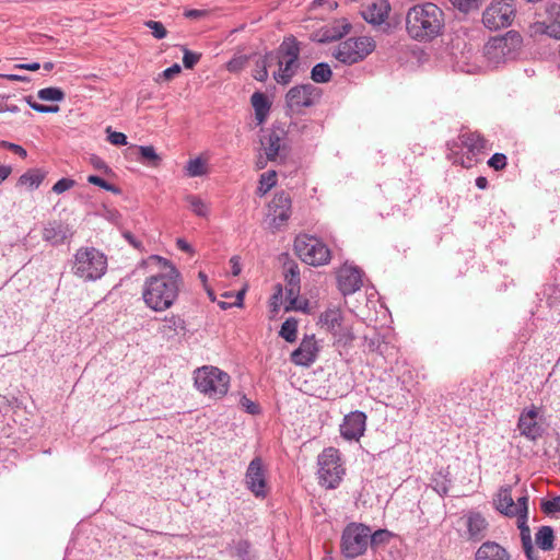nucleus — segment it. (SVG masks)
Masks as SVG:
<instances>
[{
	"label": "nucleus",
	"mask_w": 560,
	"mask_h": 560,
	"mask_svg": "<svg viewBox=\"0 0 560 560\" xmlns=\"http://www.w3.org/2000/svg\"><path fill=\"white\" fill-rule=\"evenodd\" d=\"M454 8L464 13L476 11L480 8L482 0H450Z\"/></svg>",
	"instance_id": "45"
},
{
	"label": "nucleus",
	"mask_w": 560,
	"mask_h": 560,
	"mask_svg": "<svg viewBox=\"0 0 560 560\" xmlns=\"http://www.w3.org/2000/svg\"><path fill=\"white\" fill-rule=\"evenodd\" d=\"M3 144L10 150H12L14 153L19 154L21 158H25L27 155L26 150L19 144L9 142H4Z\"/></svg>",
	"instance_id": "64"
},
{
	"label": "nucleus",
	"mask_w": 560,
	"mask_h": 560,
	"mask_svg": "<svg viewBox=\"0 0 560 560\" xmlns=\"http://www.w3.org/2000/svg\"><path fill=\"white\" fill-rule=\"evenodd\" d=\"M405 27L411 39L430 43L444 32V12L432 2L415 4L406 13Z\"/></svg>",
	"instance_id": "2"
},
{
	"label": "nucleus",
	"mask_w": 560,
	"mask_h": 560,
	"mask_svg": "<svg viewBox=\"0 0 560 560\" xmlns=\"http://www.w3.org/2000/svg\"><path fill=\"white\" fill-rule=\"evenodd\" d=\"M287 299L290 302V306H287L285 310H290L291 307H295L294 304L300 294V285H287Z\"/></svg>",
	"instance_id": "56"
},
{
	"label": "nucleus",
	"mask_w": 560,
	"mask_h": 560,
	"mask_svg": "<svg viewBox=\"0 0 560 560\" xmlns=\"http://www.w3.org/2000/svg\"><path fill=\"white\" fill-rule=\"evenodd\" d=\"M183 63L186 69H192L200 60L201 55L183 48Z\"/></svg>",
	"instance_id": "49"
},
{
	"label": "nucleus",
	"mask_w": 560,
	"mask_h": 560,
	"mask_svg": "<svg viewBox=\"0 0 560 560\" xmlns=\"http://www.w3.org/2000/svg\"><path fill=\"white\" fill-rule=\"evenodd\" d=\"M331 75V69L326 62L315 65L311 71V79L316 83H327L330 81Z\"/></svg>",
	"instance_id": "36"
},
{
	"label": "nucleus",
	"mask_w": 560,
	"mask_h": 560,
	"mask_svg": "<svg viewBox=\"0 0 560 560\" xmlns=\"http://www.w3.org/2000/svg\"><path fill=\"white\" fill-rule=\"evenodd\" d=\"M107 270V257L97 248L83 246L77 249L71 260L72 273L83 281L101 279Z\"/></svg>",
	"instance_id": "4"
},
{
	"label": "nucleus",
	"mask_w": 560,
	"mask_h": 560,
	"mask_svg": "<svg viewBox=\"0 0 560 560\" xmlns=\"http://www.w3.org/2000/svg\"><path fill=\"white\" fill-rule=\"evenodd\" d=\"M294 247L300 258L308 265L322 266L330 259L328 247L315 237H298Z\"/></svg>",
	"instance_id": "12"
},
{
	"label": "nucleus",
	"mask_w": 560,
	"mask_h": 560,
	"mask_svg": "<svg viewBox=\"0 0 560 560\" xmlns=\"http://www.w3.org/2000/svg\"><path fill=\"white\" fill-rule=\"evenodd\" d=\"M45 175L39 170H30L19 178V185L25 186L28 189L33 190L38 188L42 184Z\"/></svg>",
	"instance_id": "34"
},
{
	"label": "nucleus",
	"mask_w": 560,
	"mask_h": 560,
	"mask_svg": "<svg viewBox=\"0 0 560 560\" xmlns=\"http://www.w3.org/2000/svg\"><path fill=\"white\" fill-rule=\"evenodd\" d=\"M528 494L525 492L516 498V502L512 497L510 489H502L495 500L497 510L509 517L517 518V527L522 545H528L532 541L530 529L527 524L528 521Z\"/></svg>",
	"instance_id": "5"
},
{
	"label": "nucleus",
	"mask_w": 560,
	"mask_h": 560,
	"mask_svg": "<svg viewBox=\"0 0 560 560\" xmlns=\"http://www.w3.org/2000/svg\"><path fill=\"white\" fill-rule=\"evenodd\" d=\"M318 351L315 336H305L299 348L291 353V361L296 365L310 366L316 361Z\"/></svg>",
	"instance_id": "20"
},
{
	"label": "nucleus",
	"mask_w": 560,
	"mask_h": 560,
	"mask_svg": "<svg viewBox=\"0 0 560 560\" xmlns=\"http://www.w3.org/2000/svg\"><path fill=\"white\" fill-rule=\"evenodd\" d=\"M250 103L255 110V118L262 124L269 115L270 102L264 93L255 92L250 97Z\"/></svg>",
	"instance_id": "28"
},
{
	"label": "nucleus",
	"mask_w": 560,
	"mask_h": 560,
	"mask_svg": "<svg viewBox=\"0 0 560 560\" xmlns=\"http://www.w3.org/2000/svg\"><path fill=\"white\" fill-rule=\"evenodd\" d=\"M448 158L450 160L453 161L454 164H460L462 166L467 168L470 167L474 163V159L470 155H467L466 158L462 155L458 158L457 155L453 156L450 154Z\"/></svg>",
	"instance_id": "59"
},
{
	"label": "nucleus",
	"mask_w": 560,
	"mask_h": 560,
	"mask_svg": "<svg viewBox=\"0 0 560 560\" xmlns=\"http://www.w3.org/2000/svg\"><path fill=\"white\" fill-rule=\"evenodd\" d=\"M540 21H537V31L560 39V3L546 2L542 14H539Z\"/></svg>",
	"instance_id": "17"
},
{
	"label": "nucleus",
	"mask_w": 560,
	"mask_h": 560,
	"mask_svg": "<svg viewBox=\"0 0 560 560\" xmlns=\"http://www.w3.org/2000/svg\"><path fill=\"white\" fill-rule=\"evenodd\" d=\"M545 294H548L547 303L549 306H553L560 302V289L558 287L548 285L545 289Z\"/></svg>",
	"instance_id": "52"
},
{
	"label": "nucleus",
	"mask_w": 560,
	"mask_h": 560,
	"mask_svg": "<svg viewBox=\"0 0 560 560\" xmlns=\"http://www.w3.org/2000/svg\"><path fill=\"white\" fill-rule=\"evenodd\" d=\"M351 24L347 19H339L332 22V24L325 31L322 42H332L340 39L345 35L349 34Z\"/></svg>",
	"instance_id": "27"
},
{
	"label": "nucleus",
	"mask_w": 560,
	"mask_h": 560,
	"mask_svg": "<svg viewBox=\"0 0 560 560\" xmlns=\"http://www.w3.org/2000/svg\"><path fill=\"white\" fill-rule=\"evenodd\" d=\"M488 165L495 171L503 170L506 165V156L503 153H494L489 159Z\"/></svg>",
	"instance_id": "51"
},
{
	"label": "nucleus",
	"mask_w": 560,
	"mask_h": 560,
	"mask_svg": "<svg viewBox=\"0 0 560 560\" xmlns=\"http://www.w3.org/2000/svg\"><path fill=\"white\" fill-rule=\"evenodd\" d=\"M475 560H510V556L498 542L486 541L478 548Z\"/></svg>",
	"instance_id": "24"
},
{
	"label": "nucleus",
	"mask_w": 560,
	"mask_h": 560,
	"mask_svg": "<svg viewBox=\"0 0 560 560\" xmlns=\"http://www.w3.org/2000/svg\"><path fill=\"white\" fill-rule=\"evenodd\" d=\"M185 328V320L179 316L172 315L164 318L163 325L160 327V332L170 339L177 335L179 331H184Z\"/></svg>",
	"instance_id": "30"
},
{
	"label": "nucleus",
	"mask_w": 560,
	"mask_h": 560,
	"mask_svg": "<svg viewBox=\"0 0 560 560\" xmlns=\"http://www.w3.org/2000/svg\"><path fill=\"white\" fill-rule=\"evenodd\" d=\"M375 48L371 37H351L340 42L334 49L332 56L343 65H354L364 60Z\"/></svg>",
	"instance_id": "9"
},
{
	"label": "nucleus",
	"mask_w": 560,
	"mask_h": 560,
	"mask_svg": "<svg viewBox=\"0 0 560 560\" xmlns=\"http://www.w3.org/2000/svg\"><path fill=\"white\" fill-rule=\"evenodd\" d=\"M317 464L320 483L328 489L337 488L345 475L339 451L334 447L325 448L318 455Z\"/></svg>",
	"instance_id": "10"
},
{
	"label": "nucleus",
	"mask_w": 560,
	"mask_h": 560,
	"mask_svg": "<svg viewBox=\"0 0 560 560\" xmlns=\"http://www.w3.org/2000/svg\"><path fill=\"white\" fill-rule=\"evenodd\" d=\"M230 556L235 560H255V555L249 541L234 540L230 547Z\"/></svg>",
	"instance_id": "29"
},
{
	"label": "nucleus",
	"mask_w": 560,
	"mask_h": 560,
	"mask_svg": "<svg viewBox=\"0 0 560 560\" xmlns=\"http://www.w3.org/2000/svg\"><path fill=\"white\" fill-rule=\"evenodd\" d=\"M322 97V90L311 83L295 85L285 95L287 106L294 112L315 105Z\"/></svg>",
	"instance_id": "13"
},
{
	"label": "nucleus",
	"mask_w": 560,
	"mask_h": 560,
	"mask_svg": "<svg viewBox=\"0 0 560 560\" xmlns=\"http://www.w3.org/2000/svg\"><path fill=\"white\" fill-rule=\"evenodd\" d=\"M196 388L210 398H221L230 387V375L215 366H202L195 373Z\"/></svg>",
	"instance_id": "7"
},
{
	"label": "nucleus",
	"mask_w": 560,
	"mask_h": 560,
	"mask_svg": "<svg viewBox=\"0 0 560 560\" xmlns=\"http://www.w3.org/2000/svg\"><path fill=\"white\" fill-rule=\"evenodd\" d=\"M465 524L468 540L480 541L487 536L489 524L479 512H469L465 516Z\"/></svg>",
	"instance_id": "23"
},
{
	"label": "nucleus",
	"mask_w": 560,
	"mask_h": 560,
	"mask_svg": "<svg viewBox=\"0 0 560 560\" xmlns=\"http://www.w3.org/2000/svg\"><path fill=\"white\" fill-rule=\"evenodd\" d=\"M75 182L71 178H61L54 186L52 191L56 194H62L74 186Z\"/></svg>",
	"instance_id": "54"
},
{
	"label": "nucleus",
	"mask_w": 560,
	"mask_h": 560,
	"mask_svg": "<svg viewBox=\"0 0 560 560\" xmlns=\"http://www.w3.org/2000/svg\"><path fill=\"white\" fill-rule=\"evenodd\" d=\"M246 488L256 497L265 498L267 495L266 469L262 459L259 456L253 458L247 467L245 479Z\"/></svg>",
	"instance_id": "14"
},
{
	"label": "nucleus",
	"mask_w": 560,
	"mask_h": 560,
	"mask_svg": "<svg viewBox=\"0 0 560 560\" xmlns=\"http://www.w3.org/2000/svg\"><path fill=\"white\" fill-rule=\"evenodd\" d=\"M459 141L472 156L486 149L487 140L478 132L463 131Z\"/></svg>",
	"instance_id": "25"
},
{
	"label": "nucleus",
	"mask_w": 560,
	"mask_h": 560,
	"mask_svg": "<svg viewBox=\"0 0 560 560\" xmlns=\"http://www.w3.org/2000/svg\"><path fill=\"white\" fill-rule=\"evenodd\" d=\"M390 538V533L387 529H377L374 533L371 532V536L369 537V544L373 548L387 542Z\"/></svg>",
	"instance_id": "47"
},
{
	"label": "nucleus",
	"mask_w": 560,
	"mask_h": 560,
	"mask_svg": "<svg viewBox=\"0 0 560 560\" xmlns=\"http://www.w3.org/2000/svg\"><path fill=\"white\" fill-rule=\"evenodd\" d=\"M342 323L343 315L338 307H328L319 316V324L329 332L336 330Z\"/></svg>",
	"instance_id": "26"
},
{
	"label": "nucleus",
	"mask_w": 560,
	"mask_h": 560,
	"mask_svg": "<svg viewBox=\"0 0 560 560\" xmlns=\"http://www.w3.org/2000/svg\"><path fill=\"white\" fill-rule=\"evenodd\" d=\"M542 510L547 514L560 512V497L552 498L551 500L542 502Z\"/></svg>",
	"instance_id": "53"
},
{
	"label": "nucleus",
	"mask_w": 560,
	"mask_h": 560,
	"mask_svg": "<svg viewBox=\"0 0 560 560\" xmlns=\"http://www.w3.org/2000/svg\"><path fill=\"white\" fill-rule=\"evenodd\" d=\"M284 278L287 285H300V269L298 264L289 262L285 265Z\"/></svg>",
	"instance_id": "44"
},
{
	"label": "nucleus",
	"mask_w": 560,
	"mask_h": 560,
	"mask_svg": "<svg viewBox=\"0 0 560 560\" xmlns=\"http://www.w3.org/2000/svg\"><path fill=\"white\" fill-rule=\"evenodd\" d=\"M522 36L516 31L492 37L485 46V57L490 65L498 67L516 57L522 46Z\"/></svg>",
	"instance_id": "6"
},
{
	"label": "nucleus",
	"mask_w": 560,
	"mask_h": 560,
	"mask_svg": "<svg viewBox=\"0 0 560 560\" xmlns=\"http://www.w3.org/2000/svg\"><path fill=\"white\" fill-rule=\"evenodd\" d=\"M537 547L544 551H550L555 548V533L550 526H540L535 534Z\"/></svg>",
	"instance_id": "31"
},
{
	"label": "nucleus",
	"mask_w": 560,
	"mask_h": 560,
	"mask_svg": "<svg viewBox=\"0 0 560 560\" xmlns=\"http://www.w3.org/2000/svg\"><path fill=\"white\" fill-rule=\"evenodd\" d=\"M231 272L234 277L238 276L242 271L241 261L238 256H233L230 259Z\"/></svg>",
	"instance_id": "62"
},
{
	"label": "nucleus",
	"mask_w": 560,
	"mask_h": 560,
	"mask_svg": "<svg viewBox=\"0 0 560 560\" xmlns=\"http://www.w3.org/2000/svg\"><path fill=\"white\" fill-rule=\"evenodd\" d=\"M522 547L527 560H538V555L537 551L534 549L533 542L528 544V548L527 544L522 545Z\"/></svg>",
	"instance_id": "63"
},
{
	"label": "nucleus",
	"mask_w": 560,
	"mask_h": 560,
	"mask_svg": "<svg viewBox=\"0 0 560 560\" xmlns=\"http://www.w3.org/2000/svg\"><path fill=\"white\" fill-rule=\"evenodd\" d=\"M371 528L362 523L348 524L341 534L340 550L345 558L354 559L363 555L369 546Z\"/></svg>",
	"instance_id": "8"
},
{
	"label": "nucleus",
	"mask_w": 560,
	"mask_h": 560,
	"mask_svg": "<svg viewBox=\"0 0 560 560\" xmlns=\"http://www.w3.org/2000/svg\"><path fill=\"white\" fill-rule=\"evenodd\" d=\"M451 481L447 479V475L443 471H439L432 478L433 489L441 495H446L448 492Z\"/></svg>",
	"instance_id": "43"
},
{
	"label": "nucleus",
	"mask_w": 560,
	"mask_h": 560,
	"mask_svg": "<svg viewBox=\"0 0 560 560\" xmlns=\"http://www.w3.org/2000/svg\"><path fill=\"white\" fill-rule=\"evenodd\" d=\"M209 15L208 10L187 9L184 11V16L189 20H201Z\"/></svg>",
	"instance_id": "57"
},
{
	"label": "nucleus",
	"mask_w": 560,
	"mask_h": 560,
	"mask_svg": "<svg viewBox=\"0 0 560 560\" xmlns=\"http://www.w3.org/2000/svg\"><path fill=\"white\" fill-rule=\"evenodd\" d=\"M331 334L335 338V342L341 346H348L354 340V334L351 326L346 325L345 323H342Z\"/></svg>",
	"instance_id": "37"
},
{
	"label": "nucleus",
	"mask_w": 560,
	"mask_h": 560,
	"mask_svg": "<svg viewBox=\"0 0 560 560\" xmlns=\"http://www.w3.org/2000/svg\"><path fill=\"white\" fill-rule=\"evenodd\" d=\"M277 184L276 171H268L262 173L259 178V186L257 191L260 196L267 194Z\"/></svg>",
	"instance_id": "42"
},
{
	"label": "nucleus",
	"mask_w": 560,
	"mask_h": 560,
	"mask_svg": "<svg viewBox=\"0 0 560 560\" xmlns=\"http://www.w3.org/2000/svg\"><path fill=\"white\" fill-rule=\"evenodd\" d=\"M366 415L355 410L343 418L340 424V434L348 441H358L365 431Z\"/></svg>",
	"instance_id": "19"
},
{
	"label": "nucleus",
	"mask_w": 560,
	"mask_h": 560,
	"mask_svg": "<svg viewBox=\"0 0 560 560\" xmlns=\"http://www.w3.org/2000/svg\"><path fill=\"white\" fill-rule=\"evenodd\" d=\"M513 0H493L483 11L482 23L490 31L508 27L515 16Z\"/></svg>",
	"instance_id": "11"
},
{
	"label": "nucleus",
	"mask_w": 560,
	"mask_h": 560,
	"mask_svg": "<svg viewBox=\"0 0 560 560\" xmlns=\"http://www.w3.org/2000/svg\"><path fill=\"white\" fill-rule=\"evenodd\" d=\"M150 260L159 267L160 271L145 279L142 299L149 308L163 312L171 308L177 300L183 278L171 260L158 255H152Z\"/></svg>",
	"instance_id": "1"
},
{
	"label": "nucleus",
	"mask_w": 560,
	"mask_h": 560,
	"mask_svg": "<svg viewBox=\"0 0 560 560\" xmlns=\"http://www.w3.org/2000/svg\"><path fill=\"white\" fill-rule=\"evenodd\" d=\"M186 201L189 209L198 217L207 218L209 215V206L200 197L196 195H188Z\"/></svg>",
	"instance_id": "38"
},
{
	"label": "nucleus",
	"mask_w": 560,
	"mask_h": 560,
	"mask_svg": "<svg viewBox=\"0 0 560 560\" xmlns=\"http://www.w3.org/2000/svg\"><path fill=\"white\" fill-rule=\"evenodd\" d=\"M90 163L97 171H101V172H103L105 174L112 173V170L106 164V162L103 159H101L100 156H97V155H92L90 158Z\"/></svg>",
	"instance_id": "55"
},
{
	"label": "nucleus",
	"mask_w": 560,
	"mask_h": 560,
	"mask_svg": "<svg viewBox=\"0 0 560 560\" xmlns=\"http://www.w3.org/2000/svg\"><path fill=\"white\" fill-rule=\"evenodd\" d=\"M86 180H88V183L98 186V187L105 189L106 191H110L115 195L121 194V189L118 186L106 182L105 179H103L102 177H100L97 175H89Z\"/></svg>",
	"instance_id": "46"
},
{
	"label": "nucleus",
	"mask_w": 560,
	"mask_h": 560,
	"mask_svg": "<svg viewBox=\"0 0 560 560\" xmlns=\"http://www.w3.org/2000/svg\"><path fill=\"white\" fill-rule=\"evenodd\" d=\"M241 405L249 415H258L260 411L259 406L252 401L250 399H248L246 396L242 397Z\"/></svg>",
	"instance_id": "58"
},
{
	"label": "nucleus",
	"mask_w": 560,
	"mask_h": 560,
	"mask_svg": "<svg viewBox=\"0 0 560 560\" xmlns=\"http://www.w3.org/2000/svg\"><path fill=\"white\" fill-rule=\"evenodd\" d=\"M291 214V198L284 191L276 194L269 203V215L276 226L282 225Z\"/></svg>",
	"instance_id": "22"
},
{
	"label": "nucleus",
	"mask_w": 560,
	"mask_h": 560,
	"mask_svg": "<svg viewBox=\"0 0 560 560\" xmlns=\"http://www.w3.org/2000/svg\"><path fill=\"white\" fill-rule=\"evenodd\" d=\"M300 50V43L296 38L289 36L276 50L269 51V58L278 65V70L272 74L277 83L287 85L298 73L301 66Z\"/></svg>",
	"instance_id": "3"
},
{
	"label": "nucleus",
	"mask_w": 560,
	"mask_h": 560,
	"mask_svg": "<svg viewBox=\"0 0 560 560\" xmlns=\"http://www.w3.org/2000/svg\"><path fill=\"white\" fill-rule=\"evenodd\" d=\"M284 141L285 133L282 129H271L262 136L260 142L268 161L282 163L287 159Z\"/></svg>",
	"instance_id": "15"
},
{
	"label": "nucleus",
	"mask_w": 560,
	"mask_h": 560,
	"mask_svg": "<svg viewBox=\"0 0 560 560\" xmlns=\"http://www.w3.org/2000/svg\"><path fill=\"white\" fill-rule=\"evenodd\" d=\"M298 334V320L293 317L285 319L280 328L279 335L288 342H294Z\"/></svg>",
	"instance_id": "39"
},
{
	"label": "nucleus",
	"mask_w": 560,
	"mask_h": 560,
	"mask_svg": "<svg viewBox=\"0 0 560 560\" xmlns=\"http://www.w3.org/2000/svg\"><path fill=\"white\" fill-rule=\"evenodd\" d=\"M363 19L374 25H378L387 18V10L384 5L372 3L362 11Z\"/></svg>",
	"instance_id": "32"
},
{
	"label": "nucleus",
	"mask_w": 560,
	"mask_h": 560,
	"mask_svg": "<svg viewBox=\"0 0 560 560\" xmlns=\"http://www.w3.org/2000/svg\"><path fill=\"white\" fill-rule=\"evenodd\" d=\"M37 96L42 101L62 102L66 97L65 92L60 88H44L37 92Z\"/></svg>",
	"instance_id": "40"
},
{
	"label": "nucleus",
	"mask_w": 560,
	"mask_h": 560,
	"mask_svg": "<svg viewBox=\"0 0 560 560\" xmlns=\"http://www.w3.org/2000/svg\"><path fill=\"white\" fill-rule=\"evenodd\" d=\"M74 235L73 228L61 220L48 221L43 229L42 237L51 246H59L71 242Z\"/></svg>",
	"instance_id": "16"
},
{
	"label": "nucleus",
	"mask_w": 560,
	"mask_h": 560,
	"mask_svg": "<svg viewBox=\"0 0 560 560\" xmlns=\"http://www.w3.org/2000/svg\"><path fill=\"white\" fill-rule=\"evenodd\" d=\"M139 158L138 161L150 167H158L161 164V156L156 153L154 147L152 145H140L138 148Z\"/></svg>",
	"instance_id": "33"
},
{
	"label": "nucleus",
	"mask_w": 560,
	"mask_h": 560,
	"mask_svg": "<svg viewBox=\"0 0 560 560\" xmlns=\"http://www.w3.org/2000/svg\"><path fill=\"white\" fill-rule=\"evenodd\" d=\"M180 72V66L177 65V63H174L173 66L166 68L163 72H162V75L165 80H171L173 79L176 74H178Z\"/></svg>",
	"instance_id": "61"
},
{
	"label": "nucleus",
	"mask_w": 560,
	"mask_h": 560,
	"mask_svg": "<svg viewBox=\"0 0 560 560\" xmlns=\"http://www.w3.org/2000/svg\"><path fill=\"white\" fill-rule=\"evenodd\" d=\"M144 25L151 30L153 37L156 39L165 38L167 35V31L162 22L149 20L144 22Z\"/></svg>",
	"instance_id": "48"
},
{
	"label": "nucleus",
	"mask_w": 560,
	"mask_h": 560,
	"mask_svg": "<svg viewBox=\"0 0 560 560\" xmlns=\"http://www.w3.org/2000/svg\"><path fill=\"white\" fill-rule=\"evenodd\" d=\"M337 281L342 295L353 294L363 284L362 271L358 267L343 265L337 272Z\"/></svg>",
	"instance_id": "18"
},
{
	"label": "nucleus",
	"mask_w": 560,
	"mask_h": 560,
	"mask_svg": "<svg viewBox=\"0 0 560 560\" xmlns=\"http://www.w3.org/2000/svg\"><path fill=\"white\" fill-rule=\"evenodd\" d=\"M187 176L198 177L207 173L206 162L201 158H195L187 162L185 166Z\"/></svg>",
	"instance_id": "41"
},
{
	"label": "nucleus",
	"mask_w": 560,
	"mask_h": 560,
	"mask_svg": "<svg viewBox=\"0 0 560 560\" xmlns=\"http://www.w3.org/2000/svg\"><path fill=\"white\" fill-rule=\"evenodd\" d=\"M33 110L42 114H48V113H58L59 106L58 105H44V104H34Z\"/></svg>",
	"instance_id": "60"
},
{
	"label": "nucleus",
	"mask_w": 560,
	"mask_h": 560,
	"mask_svg": "<svg viewBox=\"0 0 560 560\" xmlns=\"http://www.w3.org/2000/svg\"><path fill=\"white\" fill-rule=\"evenodd\" d=\"M107 140L114 145L127 144V136L122 132L113 131L110 127L106 129Z\"/></svg>",
	"instance_id": "50"
},
{
	"label": "nucleus",
	"mask_w": 560,
	"mask_h": 560,
	"mask_svg": "<svg viewBox=\"0 0 560 560\" xmlns=\"http://www.w3.org/2000/svg\"><path fill=\"white\" fill-rule=\"evenodd\" d=\"M537 408L533 406L530 409L522 411L518 418L517 428L521 435L529 441H536L544 433L542 427L537 422Z\"/></svg>",
	"instance_id": "21"
},
{
	"label": "nucleus",
	"mask_w": 560,
	"mask_h": 560,
	"mask_svg": "<svg viewBox=\"0 0 560 560\" xmlns=\"http://www.w3.org/2000/svg\"><path fill=\"white\" fill-rule=\"evenodd\" d=\"M273 65L271 58H269V51L265 56L256 61L253 77L259 82H265L268 79V68Z\"/></svg>",
	"instance_id": "35"
}]
</instances>
